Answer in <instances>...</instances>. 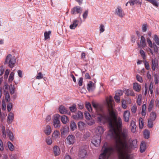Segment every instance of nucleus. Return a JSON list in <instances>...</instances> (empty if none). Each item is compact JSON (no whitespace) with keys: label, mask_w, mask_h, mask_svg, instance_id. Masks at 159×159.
I'll list each match as a JSON object with an SVG mask.
<instances>
[{"label":"nucleus","mask_w":159,"mask_h":159,"mask_svg":"<svg viewBox=\"0 0 159 159\" xmlns=\"http://www.w3.org/2000/svg\"><path fill=\"white\" fill-rule=\"evenodd\" d=\"M128 131L123 130L121 134V138L115 142L113 146L105 147L103 152L100 155L99 159H108L116 153L118 155L119 159H130L128 153L132 149L137 147L138 141L136 139L130 140L128 144Z\"/></svg>","instance_id":"f257e3e1"},{"label":"nucleus","mask_w":159,"mask_h":159,"mask_svg":"<svg viewBox=\"0 0 159 159\" xmlns=\"http://www.w3.org/2000/svg\"><path fill=\"white\" fill-rule=\"evenodd\" d=\"M109 111V115H100L98 118V121L103 124L108 123L110 127V132L115 142L121 138V134L123 130L118 133L122 129V121L120 117L117 118L113 111Z\"/></svg>","instance_id":"f03ea898"},{"label":"nucleus","mask_w":159,"mask_h":159,"mask_svg":"<svg viewBox=\"0 0 159 159\" xmlns=\"http://www.w3.org/2000/svg\"><path fill=\"white\" fill-rule=\"evenodd\" d=\"M16 61V59L15 57H12V55L9 54L6 57L4 64H8V66L11 68L14 66Z\"/></svg>","instance_id":"7ed1b4c3"},{"label":"nucleus","mask_w":159,"mask_h":159,"mask_svg":"<svg viewBox=\"0 0 159 159\" xmlns=\"http://www.w3.org/2000/svg\"><path fill=\"white\" fill-rule=\"evenodd\" d=\"M92 105L93 107L95 108L96 110L97 113L98 115L97 117V120H98V118L100 115H103L104 114H106L103 111L102 107L99 105L97 103H95L94 102H92Z\"/></svg>","instance_id":"20e7f679"},{"label":"nucleus","mask_w":159,"mask_h":159,"mask_svg":"<svg viewBox=\"0 0 159 159\" xmlns=\"http://www.w3.org/2000/svg\"><path fill=\"white\" fill-rule=\"evenodd\" d=\"M115 14L121 18H122L125 15V13L120 6H118L115 10Z\"/></svg>","instance_id":"39448f33"},{"label":"nucleus","mask_w":159,"mask_h":159,"mask_svg":"<svg viewBox=\"0 0 159 159\" xmlns=\"http://www.w3.org/2000/svg\"><path fill=\"white\" fill-rule=\"evenodd\" d=\"M59 115H57L55 116L53 119V125L55 128H59L60 126V122L59 119Z\"/></svg>","instance_id":"423d86ee"},{"label":"nucleus","mask_w":159,"mask_h":159,"mask_svg":"<svg viewBox=\"0 0 159 159\" xmlns=\"http://www.w3.org/2000/svg\"><path fill=\"white\" fill-rule=\"evenodd\" d=\"M82 11V9L79 6H76L71 9V13L72 14H81Z\"/></svg>","instance_id":"0eeeda50"},{"label":"nucleus","mask_w":159,"mask_h":159,"mask_svg":"<svg viewBox=\"0 0 159 159\" xmlns=\"http://www.w3.org/2000/svg\"><path fill=\"white\" fill-rule=\"evenodd\" d=\"M66 139V142L69 145L73 144L75 141V137L72 135L68 136Z\"/></svg>","instance_id":"6e6552de"},{"label":"nucleus","mask_w":159,"mask_h":159,"mask_svg":"<svg viewBox=\"0 0 159 159\" xmlns=\"http://www.w3.org/2000/svg\"><path fill=\"white\" fill-rule=\"evenodd\" d=\"M92 143L96 147H98L99 145L101 143V138L99 136L97 137H94L92 139Z\"/></svg>","instance_id":"1a4fd4ad"},{"label":"nucleus","mask_w":159,"mask_h":159,"mask_svg":"<svg viewBox=\"0 0 159 159\" xmlns=\"http://www.w3.org/2000/svg\"><path fill=\"white\" fill-rule=\"evenodd\" d=\"M87 155V152L84 149H80L79 151L78 156L80 159H84Z\"/></svg>","instance_id":"9d476101"},{"label":"nucleus","mask_w":159,"mask_h":159,"mask_svg":"<svg viewBox=\"0 0 159 159\" xmlns=\"http://www.w3.org/2000/svg\"><path fill=\"white\" fill-rule=\"evenodd\" d=\"M158 60L156 59L152 60L151 66L153 71H155L156 69L158 68Z\"/></svg>","instance_id":"9b49d317"},{"label":"nucleus","mask_w":159,"mask_h":159,"mask_svg":"<svg viewBox=\"0 0 159 159\" xmlns=\"http://www.w3.org/2000/svg\"><path fill=\"white\" fill-rule=\"evenodd\" d=\"M131 131L133 133H135L136 131V125L135 122L132 120L130 122V125Z\"/></svg>","instance_id":"f8f14e48"},{"label":"nucleus","mask_w":159,"mask_h":159,"mask_svg":"<svg viewBox=\"0 0 159 159\" xmlns=\"http://www.w3.org/2000/svg\"><path fill=\"white\" fill-rule=\"evenodd\" d=\"M51 127L49 125H47L43 129V132L47 135H50L52 132Z\"/></svg>","instance_id":"ddd939ff"},{"label":"nucleus","mask_w":159,"mask_h":159,"mask_svg":"<svg viewBox=\"0 0 159 159\" xmlns=\"http://www.w3.org/2000/svg\"><path fill=\"white\" fill-rule=\"evenodd\" d=\"M130 116V112L128 111H125L124 112L123 114V118L124 120L126 122H128L129 121Z\"/></svg>","instance_id":"4468645a"},{"label":"nucleus","mask_w":159,"mask_h":159,"mask_svg":"<svg viewBox=\"0 0 159 159\" xmlns=\"http://www.w3.org/2000/svg\"><path fill=\"white\" fill-rule=\"evenodd\" d=\"M87 89L89 92L92 91L95 89L94 84L92 81H90L87 85Z\"/></svg>","instance_id":"2eb2a0df"},{"label":"nucleus","mask_w":159,"mask_h":159,"mask_svg":"<svg viewBox=\"0 0 159 159\" xmlns=\"http://www.w3.org/2000/svg\"><path fill=\"white\" fill-rule=\"evenodd\" d=\"M140 43L141 45H140L139 44H138L139 48H144L146 46L145 39L143 36H142L141 37Z\"/></svg>","instance_id":"dca6fc26"},{"label":"nucleus","mask_w":159,"mask_h":159,"mask_svg":"<svg viewBox=\"0 0 159 159\" xmlns=\"http://www.w3.org/2000/svg\"><path fill=\"white\" fill-rule=\"evenodd\" d=\"M146 149V144L144 141L141 142L140 147V151L141 153L144 152Z\"/></svg>","instance_id":"f3484780"},{"label":"nucleus","mask_w":159,"mask_h":159,"mask_svg":"<svg viewBox=\"0 0 159 159\" xmlns=\"http://www.w3.org/2000/svg\"><path fill=\"white\" fill-rule=\"evenodd\" d=\"M83 117V113L80 111H79L77 114L73 116V118L74 119L78 120L82 119Z\"/></svg>","instance_id":"a211bd4d"},{"label":"nucleus","mask_w":159,"mask_h":159,"mask_svg":"<svg viewBox=\"0 0 159 159\" xmlns=\"http://www.w3.org/2000/svg\"><path fill=\"white\" fill-rule=\"evenodd\" d=\"M59 110L61 114L67 113L68 111L67 109L63 105H60L59 108Z\"/></svg>","instance_id":"6ab92c4d"},{"label":"nucleus","mask_w":159,"mask_h":159,"mask_svg":"<svg viewBox=\"0 0 159 159\" xmlns=\"http://www.w3.org/2000/svg\"><path fill=\"white\" fill-rule=\"evenodd\" d=\"M60 133L59 132L56 130H54L53 133L52 137L53 139H57L60 138Z\"/></svg>","instance_id":"aec40b11"},{"label":"nucleus","mask_w":159,"mask_h":159,"mask_svg":"<svg viewBox=\"0 0 159 159\" xmlns=\"http://www.w3.org/2000/svg\"><path fill=\"white\" fill-rule=\"evenodd\" d=\"M53 152L55 156L59 155L60 152V150L59 147L57 146H55L53 148Z\"/></svg>","instance_id":"412c9836"},{"label":"nucleus","mask_w":159,"mask_h":159,"mask_svg":"<svg viewBox=\"0 0 159 159\" xmlns=\"http://www.w3.org/2000/svg\"><path fill=\"white\" fill-rule=\"evenodd\" d=\"M69 127L67 126H65L62 127L61 129V135H65L69 131Z\"/></svg>","instance_id":"4be33fe9"},{"label":"nucleus","mask_w":159,"mask_h":159,"mask_svg":"<svg viewBox=\"0 0 159 159\" xmlns=\"http://www.w3.org/2000/svg\"><path fill=\"white\" fill-rule=\"evenodd\" d=\"M106 101L107 105L109 108H111L112 107V98L111 96L107 97L106 99Z\"/></svg>","instance_id":"5701e85b"},{"label":"nucleus","mask_w":159,"mask_h":159,"mask_svg":"<svg viewBox=\"0 0 159 159\" xmlns=\"http://www.w3.org/2000/svg\"><path fill=\"white\" fill-rule=\"evenodd\" d=\"M14 119V114L11 112L7 116V122L10 124L11 123Z\"/></svg>","instance_id":"b1692460"},{"label":"nucleus","mask_w":159,"mask_h":159,"mask_svg":"<svg viewBox=\"0 0 159 159\" xmlns=\"http://www.w3.org/2000/svg\"><path fill=\"white\" fill-rule=\"evenodd\" d=\"M133 88L135 91L139 92L141 89V86L138 83H135L133 84Z\"/></svg>","instance_id":"393cba45"},{"label":"nucleus","mask_w":159,"mask_h":159,"mask_svg":"<svg viewBox=\"0 0 159 159\" xmlns=\"http://www.w3.org/2000/svg\"><path fill=\"white\" fill-rule=\"evenodd\" d=\"M130 5L131 6H133L135 4L141 5L142 2L139 0H130L129 1Z\"/></svg>","instance_id":"a878e982"},{"label":"nucleus","mask_w":159,"mask_h":159,"mask_svg":"<svg viewBox=\"0 0 159 159\" xmlns=\"http://www.w3.org/2000/svg\"><path fill=\"white\" fill-rule=\"evenodd\" d=\"M7 133L10 139L12 141H13L14 139V137L13 134L11 131L9 129H7Z\"/></svg>","instance_id":"bb28decb"},{"label":"nucleus","mask_w":159,"mask_h":159,"mask_svg":"<svg viewBox=\"0 0 159 159\" xmlns=\"http://www.w3.org/2000/svg\"><path fill=\"white\" fill-rule=\"evenodd\" d=\"M79 21L78 20H75L73 22L72 24H71L70 26V28L71 29H75L77 26L79 24Z\"/></svg>","instance_id":"cd10ccee"},{"label":"nucleus","mask_w":159,"mask_h":159,"mask_svg":"<svg viewBox=\"0 0 159 159\" xmlns=\"http://www.w3.org/2000/svg\"><path fill=\"white\" fill-rule=\"evenodd\" d=\"M147 106L145 104H143L142 106L141 115L143 116H145L146 114Z\"/></svg>","instance_id":"c85d7f7f"},{"label":"nucleus","mask_w":159,"mask_h":159,"mask_svg":"<svg viewBox=\"0 0 159 159\" xmlns=\"http://www.w3.org/2000/svg\"><path fill=\"white\" fill-rule=\"evenodd\" d=\"M152 3L153 5L156 7H158L159 2L157 0H145Z\"/></svg>","instance_id":"c756f323"},{"label":"nucleus","mask_w":159,"mask_h":159,"mask_svg":"<svg viewBox=\"0 0 159 159\" xmlns=\"http://www.w3.org/2000/svg\"><path fill=\"white\" fill-rule=\"evenodd\" d=\"M61 121L64 124H66L68 121L67 117L65 115H63L61 117Z\"/></svg>","instance_id":"7c9ffc66"},{"label":"nucleus","mask_w":159,"mask_h":159,"mask_svg":"<svg viewBox=\"0 0 159 159\" xmlns=\"http://www.w3.org/2000/svg\"><path fill=\"white\" fill-rule=\"evenodd\" d=\"M154 101L153 99L151 100L149 103L148 106V111H151L152 109L153 106H154Z\"/></svg>","instance_id":"2f4dec72"},{"label":"nucleus","mask_w":159,"mask_h":159,"mask_svg":"<svg viewBox=\"0 0 159 159\" xmlns=\"http://www.w3.org/2000/svg\"><path fill=\"white\" fill-rule=\"evenodd\" d=\"M104 130L103 128L101 126H98L96 129V132L98 134H101L103 133Z\"/></svg>","instance_id":"473e14b6"},{"label":"nucleus","mask_w":159,"mask_h":159,"mask_svg":"<svg viewBox=\"0 0 159 159\" xmlns=\"http://www.w3.org/2000/svg\"><path fill=\"white\" fill-rule=\"evenodd\" d=\"M144 137L146 139L149 138L150 135V132L147 129H145L143 132Z\"/></svg>","instance_id":"72a5a7b5"},{"label":"nucleus","mask_w":159,"mask_h":159,"mask_svg":"<svg viewBox=\"0 0 159 159\" xmlns=\"http://www.w3.org/2000/svg\"><path fill=\"white\" fill-rule=\"evenodd\" d=\"M139 127L140 129H142L144 126V123L142 117H140L139 119Z\"/></svg>","instance_id":"f704fd0d"},{"label":"nucleus","mask_w":159,"mask_h":159,"mask_svg":"<svg viewBox=\"0 0 159 159\" xmlns=\"http://www.w3.org/2000/svg\"><path fill=\"white\" fill-rule=\"evenodd\" d=\"M153 89V84L152 82H151L148 87V92H149L150 93V94L151 95L152 94Z\"/></svg>","instance_id":"c9c22d12"},{"label":"nucleus","mask_w":159,"mask_h":159,"mask_svg":"<svg viewBox=\"0 0 159 159\" xmlns=\"http://www.w3.org/2000/svg\"><path fill=\"white\" fill-rule=\"evenodd\" d=\"M78 127L80 130H83L85 127V124L83 122L80 121L78 123Z\"/></svg>","instance_id":"e433bc0d"},{"label":"nucleus","mask_w":159,"mask_h":159,"mask_svg":"<svg viewBox=\"0 0 159 159\" xmlns=\"http://www.w3.org/2000/svg\"><path fill=\"white\" fill-rule=\"evenodd\" d=\"M86 123L89 125H92L94 124L95 122L94 120L91 118L86 120Z\"/></svg>","instance_id":"4c0bfd02"},{"label":"nucleus","mask_w":159,"mask_h":159,"mask_svg":"<svg viewBox=\"0 0 159 159\" xmlns=\"http://www.w3.org/2000/svg\"><path fill=\"white\" fill-rule=\"evenodd\" d=\"M85 107L87 110L91 112L92 111V108L90 103L87 102L85 103Z\"/></svg>","instance_id":"58836bf2"},{"label":"nucleus","mask_w":159,"mask_h":159,"mask_svg":"<svg viewBox=\"0 0 159 159\" xmlns=\"http://www.w3.org/2000/svg\"><path fill=\"white\" fill-rule=\"evenodd\" d=\"M156 114L154 112H152L150 114V120H154L156 118Z\"/></svg>","instance_id":"ea45409f"},{"label":"nucleus","mask_w":159,"mask_h":159,"mask_svg":"<svg viewBox=\"0 0 159 159\" xmlns=\"http://www.w3.org/2000/svg\"><path fill=\"white\" fill-rule=\"evenodd\" d=\"M69 109L72 112H75L77 109L76 105L75 104H73L71 106L69 107Z\"/></svg>","instance_id":"a19ab883"},{"label":"nucleus","mask_w":159,"mask_h":159,"mask_svg":"<svg viewBox=\"0 0 159 159\" xmlns=\"http://www.w3.org/2000/svg\"><path fill=\"white\" fill-rule=\"evenodd\" d=\"M142 96L140 94L138 96L137 103L140 106L142 104Z\"/></svg>","instance_id":"79ce46f5"},{"label":"nucleus","mask_w":159,"mask_h":159,"mask_svg":"<svg viewBox=\"0 0 159 159\" xmlns=\"http://www.w3.org/2000/svg\"><path fill=\"white\" fill-rule=\"evenodd\" d=\"M70 127L72 130H74L76 128V125L74 121H71L70 123Z\"/></svg>","instance_id":"37998d69"},{"label":"nucleus","mask_w":159,"mask_h":159,"mask_svg":"<svg viewBox=\"0 0 159 159\" xmlns=\"http://www.w3.org/2000/svg\"><path fill=\"white\" fill-rule=\"evenodd\" d=\"M7 144L9 149L11 151H13L14 149V147L12 144L10 142H8Z\"/></svg>","instance_id":"c03bdc74"},{"label":"nucleus","mask_w":159,"mask_h":159,"mask_svg":"<svg viewBox=\"0 0 159 159\" xmlns=\"http://www.w3.org/2000/svg\"><path fill=\"white\" fill-rule=\"evenodd\" d=\"M46 143L48 145H51L52 143V140L51 138L49 137H48L45 140Z\"/></svg>","instance_id":"a18cd8bd"},{"label":"nucleus","mask_w":159,"mask_h":159,"mask_svg":"<svg viewBox=\"0 0 159 159\" xmlns=\"http://www.w3.org/2000/svg\"><path fill=\"white\" fill-rule=\"evenodd\" d=\"M154 120L149 119L148 121V126L149 128H152L153 125V121Z\"/></svg>","instance_id":"49530a36"},{"label":"nucleus","mask_w":159,"mask_h":159,"mask_svg":"<svg viewBox=\"0 0 159 159\" xmlns=\"http://www.w3.org/2000/svg\"><path fill=\"white\" fill-rule=\"evenodd\" d=\"M51 33V31H49L48 32H45L44 33V38L45 40L49 38V35Z\"/></svg>","instance_id":"de8ad7c7"},{"label":"nucleus","mask_w":159,"mask_h":159,"mask_svg":"<svg viewBox=\"0 0 159 159\" xmlns=\"http://www.w3.org/2000/svg\"><path fill=\"white\" fill-rule=\"evenodd\" d=\"M2 136L5 139L6 138V132L5 126H2Z\"/></svg>","instance_id":"09e8293b"},{"label":"nucleus","mask_w":159,"mask_h":159,"mask_svg":"<svg viewBox=\"0 0 159 159\" xmlns=\"http://www.w3.org/2000/svg\"><path fill=\"white\" fill-rule=\"evenodd\" d=\"M127 95L129 96H135V93L132 90H128L127 91Z\"/></svg>","instance_id":"8fccbe9b"},{"label":"nucleus","mask_w":159,"mask_h":159,"mask_svg":"<svg viewBox=\"0 0 159 159\" xmlns=\"http://www.w3.org/2000/svg\"><path fill=\"white\" fill-rule=\"evenodd\" d=\"M14 73L13 72H11L9 78V81L11 82L14 79Z\"/></svg>","instance_id":"3c124183"},{"label":"nucleus","mask_w":159,"mask_h":159,"mask_svg":"<svg viewBox=\"0 0 159 159\" xmlns=\"http://www.w3.org/2000/svg\"><path fill=\"white\" fill-rule=\"evenodd\" d=\"M154 39L156 43L159 46V38L157 35L154 36Z\"/></svg>","instance_id":"603ef678"},{"label":"nucleus","mask_w":159,"mask_h":159,"mask_svg":"<svg viewBox=\"0 0 159 159\" xmlns=\"http://www.w3.org/2000/svg\"><path fill=\"white\" fill-rule=\"evenodd\" d=\"M84 116L86 120L91 118V116L90 114L87 111H86L84 113Z\"/></svg>","instance_id":"864d4df0"},{"label":"nucleus","mask_w":159,"mask_h":159,"mask_svg":"<svg viewBox=\"0 0 159 159\" xmlns=\"http://www.w3.org/2000/svg\"><path fill=\"white\" fill-rule=\"evenodd\" d=\"M143 63L144 64L145 68L148 70H149L150 67L149 65L148 62L145 60L143 62Z\"/></svg>","instance_id":"5fc2aeb1"},{"label":"nucleus","mask_w":159,"mask_h":159,"mask_svg":"<svg viewBox=\"0 0 159 159\" xmlns=\"http://www.w3.org/2000/svg\"><path fill=\"white\" fill-rule=\"evenodd\" d=\"M122 107L124 109H126L127 107V105L126 104V101L124 99L122 100Z\"/></svg>","instance_id":"6e6d98bb"},{"label":"nucleus","mask_w":159,"mask_h":159,"mask_svg":"<svg viewBox=\"0 0 159 159\" xmlns=\"http://www.w3.org/2000/svg\"><path fill=\"white\" fill-rule=\"evenodd\" d=\"M148 25L147 24H144L142 25V31L143 32H146L147 29Z\"/></svg>","instance_id":"4d7b16f0"},{"label":"nucleus","mask_w":159,"mask_h":159,"mask_svg":"<svg viewBox=\"0 0 159 159\" xmlns=\"http://www.w3.org/2000/svg\"><path fill=\"white\" fill-rule=\"evenodd\" d=\"M99 30L100 33H102L105 31V26L104 25L102 24H101L99 27Z\"/></svg>","instance_id":"13d9d810"},{"label":"nucleus","mask_w":159,"mask_h":159,"mask_svg":"<svg viewBox=\"0 0 159 159\" xmlns=\"http://www.w3.org/2000/svg\"><path fill=\"white\" fill-rule=\"evenodd\" d=\"M5 98L7 102H9L10 101V95L8 92L5 93Z\"/></svg>","instance_id":"bf43d9fd"},{"label":"nucleus","mask_w":159,"mask_h":159,"mask_svg":"<svg viewBox=\"0 0 159 159\" xmlns=\"http://www.w3.org/2000/svg\"><path fill=\"white\" fill-rule=\"evenodd\" d=\"M123 94V92L121 90H118L116 92L115 95L120 97Z\"/></svg>","instance_id":"052dcab7"},{"label":"nucleus","mask_w":159,"mask_h":159,"mask_svg":"<svg viewBox=\"0 0 159 159\" xmlns=\"http://www.w3.org/2000/svg\"><path fill=\"white\" fill-rule=\"evenodd\" d=\"M140 53L143 59H146V56L144 51L142 50H141L140 51Z\"/></svg>","instance_id":"680f3d73"},{"label":"nucleus","mask_w":159,"mask_h":159,"mask_svg":"<svg viewBox=\"0 0 159 159\" xmlns=\"http://www.w3.org/2000/svg\"><path fill=\"white\" fill-rule=\"evenodd\" d=\"M136 78L137 80L140 82V83H142L143 82V80L141 76L139 75H136Z\"/></svg>","instance_id":"e2e57ef3"},{"label":"nucleus","mask_w":159,"mask_h":159,"mask_svg":"<svg viewBox=\"0 0 159 159\" xmlns=\"http://www.w3.org/2000/svg\"><path fill=\"white\" fill-rule=\"evenodd\" d=\"M43 76L41 72L38 73V75L36 77V79L38 80H40L43 78Z\"/></svg>","instance_id":"0e129e2a"},{"label":"nucleus","mask_w":159,"mask_h":159,"mask_svg":"<svg viewBox=\"0 0 159 159\" xmlns=\"http://www.w3.org/2000/svg\"><path fill=\"white\" fill-rule=\"evenodd\" d=\"M137 110V107L136 105H134L131 108V111L133 113H135Z\"/></svg>","instance_id":"69168bd1"},{"label":"nucleus","mask_w":159,"mask_h":159,"mask_svg":"<svg viewBox=\"0 0 159 159\" xmlns=\"http://www.w3.org/2000/svg\"><path fill=\"white\" fill-rule=\"evenodd\" d=\"M147 43L148 44L150 47L152 48L153 47L152 44V41L150 40L149 38H148L147 39Z\"/></svg>","instance_id":"338daca9"},{"label":"nucleus","mask_w":159,"mask_h":159,"mask_svg":"<svg viewBox=\"0 0 159 159\" xmlns=\"http://www.w3.org/2000/svg\"><path fill=\"white\" fill-rule=\"evenodd\" d=\"M114 98L116 102L118 103L120 102V96L115 95Z\"/></svg>","instance_id":"774afa93"}]
</instances>
